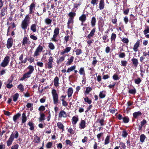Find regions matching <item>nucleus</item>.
<instances>
[{
    "label": "nucleus",
    "instance_id": "obj_1",
    "mask_svg": "<svg viewBox=\"0 0 149 149\" xmlns=\"http://www.w3.org/2000/svg\"><path fill=\"white\" fill-rule=\"evenodd\" d=\"M30 16L29 15H27L25 17L24 19L22 21L21 24L22 29L24 30L26 29L27 27L28 26L30 22Z\"/></svg>",
    "mask_w": 149,
    "mask_h": 149
},
{
    "label": "nucleus",
    "instance_id": "obj_2",
    "mask_svg": "<svg viewBox=\"0 0 149 149\" xmlns=\"http://www.w3.org/2000/svg\"><path fill=\"white\" fill-rule=\"evenodd\" d=\"M52 95L53 102L54 104H56L58 101V96L57 94L56 91L54 89L52 91Z\"/></svg>",
    "mask_w": 149,
    "mask_h": 149
},
{
    "label": "nucleus",
    "instance_id": "obj_3",
    "mask_svg": "<svg viewBox=\"0 0 149 149\" xmlns=\"http://www.w3.org/2000/svg\"><path fill=\"white\" fill-rule=\"evenodd\" d=\"M10 58L8 56H6L0 65L2 67H5L7 66L10 61Z\"/></svg>",
    "mask_w": 149,
    "mask_h": 149
},
{
    "label": "nucleus",
    "instance_id": "obj_4",
    "mask_svg": "<svg viewBox=\"0 0 149 149\" xmlns=\"http://www.w3.org/2000/svg\"><path fill=\"white\" fill-rule=\"evenodd\" d=\"M47 63L45 65V67L47 68L50 69L53 67V58L52 57L50 56L48 59Z\"/></svg>",
    "mask_w": 149,
    "mask_h": 149
},
{
    "label": "nucleus",
    "instance_id": "obj_5",
    "mask_svg": "<svg viewBox=\"0 0 149 149\" xmlns=\"http://www.w3.org/2000/svg\"><path fill=\"white\" fill-rule=\"evenodd\" d=\"M43 49V48L40 45H39L38 47L36 48L34 54L33 56L35 57L39 55L42 52Z\"/></svg>",
    "mask_w": 149,
    "mask_h": 149
},
{
    "label": "nucleus",
    "instance_id": "obj_6",
    "mask_svg": "<svg viewBox=\"0 0 149 149\" xmlns=\"http://www.w3.org/2000/svg\"><path fill=\"white\" fill-rule=\"evenodd\" d=\"M14 140V134L13 133L11 134L10 138L7 141V145L8 146H10Z\"/></svg>",
    "mask_w": 149,
    "mask_h": 149
},
{
    "label": "nucleus",
    "instance_id": "obj_7",
    "mask_svg": "<svg viewBox=\"0 0 149 149\" xmlns=\"http://www.w3.org/2000/svg\"><path fill=\"white\" fill-rule=\"evenodd\" d=\"M13 39L12 38H9L7 40V47L9 49L13 45Z\"/></svg>",
    "mask_w": 149,
    "mask_h": 149
},
{
    "label": "nucleus",
    "instance_id": "obj_8",
    "mask_svg": "<svg viewBox=\"0 0 149 149\" xmlns=\"http://www.w3.org/2000/svg\"><path fill=\"white\" fill-rule=\"evenodd\" d=\"M23 54H22L19 57V60L21 61L19 63V64H22V63H25L27 61V58H25L24 60H23Z\"/></svg>",
    "mask_w": 149,
    "mask_h": 149
},
{
    "label": "nucleus",
    "instance_id": "obj_9",
    "mask_svg": "<svg viewBox=\"0 0 149 149\" xmlns=\"http://www.w3.org/2000/svg\"><path fill=\"white\" fill-rule=\"evenodd\" d=\"M31 74L27 72L24 74L22 77L20 79V80H24L26 79L29 78L31 77Z\"/></svg>",
    "mask_w": 149,
    "mask_h": 149
},
{
    "label": "nucleus",
    "instance_id": "obj_10",
    "mask_svg": "<svg viewBox=\"0 0 149 149\" xmlns=\"http://www.w3.org/2000/svg\"><path fill=\"white\" fill-rule=\"evenodd\" d=\"M31 43V42L29 40V39L27 37H24L22 41V45H25L26 44L29 45Z\"/></svg>",
    "mask_w": 149,
    "mask_h": 149
},
{
    "label": "nucleus",
    "instance_id": "obj_11",
    "mask_svg": "<svg viewBox=\"0 0 149 149\" xmlns=\"http://www.w3.org/2000/svg\"><path fill=\"white\" fill-rule=\"evenodd\" d=\"M71 49V47H66L65 48L63 49V51L61 52L60 54L61 55H63L65 53H68L70 51Z\"/></svg>",
    "mask_w": 149,
    "mask_h": 149
},
{
    "label": "nucleus",
    "instance_id": "obj_12",
    "mask_svg": "<svg viewBox=\"0 0 149 149\" xmlns=\"http://www.w3.org/2000/svg\"><path fill=\"white\" fill-rule=\"evenodd\" d=\"M81 4V1H77L76 3L74 4V5L73 8V10L74 11H75L78 8L79 6Z\"/></svg>",
    "mask_w": 149,
    "mask_h": 149
},
{
    "label": "nucleus",
    "instance_id": "obj_13",
    "mask_svg": "<svg viewBox=\"0 0 149 149\" xmlns=\"http://www.w3.org/2000/svg\"><path fill=\"white\" fill-rule=\"evenodd\" d=\"M95 29H93L90 32V33L88 34L87 36V38L89 39L91 38L94 35V33L95 32Z\"/></svg>",
    "mask_w": 149,
    "mask_h": 149
},
{
    "label": "nucleus",
    "instance_id": "obj_14",
    "mask_svg": "<svg viewBox=\"0 0 149 149\" xmlns=\"http://www.w3.org/2000/svg\"><path fill=\"white\" fill-rule=\"evenodd\" d=\"M58 116L60 118H65L67 117V114L65 111H62L60 112Z\"/></svg>",
    "mask_w": 149,
    "mask_h": 149
},
{
    "label": "nucleus",
    "instance_id": "obj_15",
    "mask_svg": "<svg viewBox=\"0 0 149 149\" xmlns=\"http://www.w3.org/2000/svg\"><path fill=\"white\" fill-rule=\"evenodd\" d=\"M139 41H137L134 45L133 47V50L135 52H136L138 50V49L139 46Z\"/></svg>",
    "mask_w": 149,
    "mask_h": 149
},
{
    "label": "nucleus",
    "instance_id": "obj_16",
    "mask_svg": "<svg viewBox=\"0 0 149 149\" xmlns=\"http://www.w3.org/2000/svg\"><path fill=\"white\" fill-rule=\"evenodd\" d=\"M79 128L81 129L84 128L86 127V122L84 120H81L79 124Z\"/></svg>",
    "mask_w": 149,
    "mask_h": 149
},
{
    "label": "nucleus",
    "instance_id": "obj_17",
    "mask_svg": "<svg viewBox=\"0 0 149 149\" xmlns=\"http://www.w3.org/2000/svg\"><path fill=\"white\" fill-rule=\"evenodd\" d=\"M29 70L28 72L30 73L31 74L33 73L34 70V67L31 65H29L27 68Z\"/></svg>",
    "mask_w": 149,
    "mask_h": 149
},
{
    "label": "nucleus",
    "instance_id": "obj_18",
    "mask_svg": "<svg viewBox=\"0 0 149 149\" xmlns=\"http://www.w3.org/2000/svg\"><path fill=\"white\" fill-rule=\"evenodd\" d=\"M104 6V2L103 0H101L100 1L99 3V8L100 10L103 9Z\"/></svg>",
    "mask_w": 149,
    "mask_h": 149
},
{
    "label": "nucleus",
    "instance_id": "obj_19",
    "mask_svg": "<svg viewBox=\"0 0 149 149\" xmlns=\"http://www.w3.org/2000/svg\"><path fill=\"white\" fill-rule=\"evenodd\" d=\"M58 81V77H56L54 79V85L56 87H57L59 85Z\"/></svg>",
    "mask_w": 149,
    "mask_h": 149
},
{
    "label": "nucleus",
    "instance_id": "obj_20",
    "mask_svg": "<svg viewBox=\"0 0 149 149\" xmlns=\"http://www.w3.org/2000/svg\"><path fill=\"white\" fill-rule=\"evenodd\" d=\"M73 93V90L71 88H69L68 91V97H70Z\"/></svg>",
    "mask_w": 149,
    "mask_h": 149
},
{
    "label": "nucleus",
    "instance_id": "obj_21",
    "mask_svg": "<svg viewBox=\"0 0 149 149\" xmlns=\"http://www.w3.org/2000/svg\"><path fill=\"white\" fill-rule=\"evenodd\" d=\"M74 58V57L72 56L69 59H68V61L66 63V65H70L73 61Z\"/></svg>",
    "mask_w": 149,
    "mask_h": 149
},
{
    "label": "nucleus",
    "instance_id": "obj_22",
    "mask_svg": "<svg viewBox=\"0 0 149 149\" xmlns=\"http://www.w3.org/2000/svg\"><path fill=\"white\" fill-rule=\"evenodd\" d=\"M35 6V4L34 3H32L29 8V13L32 14L33 13V9Z\"/></svg>",
    "mask_w": 149,
    "mask_h": 149
},
{
    "label": "nucleus",
    "instance_id": "obj_23",
    "mask_svg": "<svg viewBox=\"0 0 149 149\" xmlns=\"http://www.w3.org/2000/svg\"><path fill=\"white\" fill-rule=\"evenodd\" d=\"M79 20L84 22L86 20V17L85 15L83 14L79 17Z\"/></svg>",
    "mask_w": 149,
    "mask_h": 149
},
{
    "label": "nucleus",
    "instance_id": "obj_24",
    "mask_svg": "<svg viewBox=\"0 0 149 149\" xmlns=\"http://www.w3.org/2000/svg\"><path fill=\"white\" fill-rule=\"evenodd\" d=\"M79 72L81 75L85 76V70L84 67H81L80 68L79 70Z\"/></svg>",
    "mask_w": 149,
    "mask_h": 149
},
{
    "label": "nucleus",
    "instance_id": "obj_25",
    "mask_svg": "<svg viewBox=\"0 0 149 149\" xmlns=\"http://www.w3.org/2000/svg\"><path fill=\"white\" fill-rule=\"evenodd\" d=\"M36 24H32L31 27V29L33 32H35L36 31Z\"/></svg>",
    "mask_w": 149,
    "mask_h": 149
},
{
    "label": "nucleus",
    "instance_id": "obj_26",
    "mask_svg": "<svg viewBox=\"0 0 149 149\" xmlns=\"http://www.w3.org/2000/svg\"><path fill=\"white\" fill-rule=\"evenodd\" d=\"M72 123L73 124H75L78 120V118L77 116H73L72 118Z\"/></svg>",
    "mask_w": 149,
    "mask_h": 149
},
{
    "label": "nucleus",
    "instance_id": "obj_27",
    "mask_svg": "<svg viewBox=\"0 0 149 149\" xmlns=\"http://www.w3.org/2000/svg\"><path fill=\"white\" fill-rule=\"evenodd\" d=\"M17 88L22 92H23L24 90V86L22 84L17 86Z\"/></svg>",
    "mask_w": 149,
    "mask_h": 149
},
{
    "label": "nucleus",
    "instance_id": "obj_28",
    "mask_svg": "<svg viewBox=\"0 0 149 149\" xmlns=\"http://www.w3.org/2000/svg\"><path fill=\"white\" fill-rule=\"evenodd\" d=\"M21 116L20 113H18L17 114L14 116L13 117V120L15 122H16V120L18 119Z\"/></svg>",
    "mask_w": 149,
    "mask_h": 149
},
{
    "label": "nucleus",
    "instance_id": "obj_29",
    "mask_svg": "<svg viewBox=\"0 0 149 149\" xmlns=\"http://www.w3.org/2000/svg\"><path fill=\"white\" fill-rule=\"evenodd\" d=\"M57 126L60 129L64 130V126L62 123L60 122H58L57 123Z\"/></svg>",
    "mask_w": 149,
    "mask_h": 149
},
{
    "label": "nucleus",
    "instance_id": "obj_30",
    "mask_svg": "<svg viewBox=\"0 0 149 149\" xmlns=\"http://www.w3.org/2000/svg\"><path fill=\"white\" fill-rule=\"evenodd\" d=\"M146 138V136L144 134H142L140 135V142L143 143Z\"/></svg>",
    "mask_w": 149,
    "mask_h": 149
},
{
    "label": "nucleus",
    "instance_id": "obj_31",
    "mask_svg": "<svg viewBox=\"0 0 149 149\" xmlns=\"http://www.w3.org/2000/svg\"><path fill=\"white\" fill-rule=\"evenodd\" d=\"M76 68V66L74 65L73 66L70 67V68H68V70H67V72H69L74 70Z\"/></svg>",
    "mask_w": 149,
    "mask_h": 149
},
{
    "label": "nucleus",
    "instance_id": "obj_32",
    "mask_svg": "<svg viewBox=\"0 0 149 149\" xmlns=\"http://www.w3.org/2000/svg\"><path fill=\"white\" fill-rule=\"evenodd\" d=\"M40 141V139L38 136H36L34 138L33 142L36 143H38Z\"/></svg>",
    "mask_w": 149,
    "mask_h": 149
},
{
    "label": "nucleus",
    "instance_id": "obj_33",
    "mask_svg": "<svg viewBox=\"0 0 149 149\" xmlns=\"http://www.w3.org/2000/svg\"><path fill=\"white\" fill-rule=\"evenodd\" d=\"M19 94L18 93H15L13 96V100L14 102H16L19 96Z\"/></svg>",
    "mask_w": 149,
    "mask_h": 149
},
{
    "label": "nucleus",
    "instance_id": "obj_34",
    "mask_svg": "<svg viewBox=\"0 0 149 149\" xmlns=\"http://www.w3.org/2000/svg\"><path fill=\"white\" fill-rule=\"evenodd\" d=\"M73 22V19L72 18H69L68 19V28H70V27L69 26H70V24H72Z\"/></svg>",
    "mask_w": 149,
    "mask_h": 149
},
{
    "label": "nucleus",
    "instance_id": "obj_35",
    "mask_svg": "<svg viewBox=\"0 0 149 149\" xmlns=\"http://www.w3.org/2000/svg\"><path fill=\"white\" fill-rule=\"evenodd\" d=\"M40 117L39 118V120L42 121L44 120L45 119V114L43 113H40Z\"/></svg>",
    "mask_w": 149,
    "mask_h": 149
},
{
    "label": "nucleus",
    "instance_id": "obj_36",
    "mask_svg": "<svg viewBox=\"0 0 149 149\" xmlns=\"http://www.w3.org/2000/svg\"><path fill=\"white\" fill-rule=\"evenodd\" d=\"M26 120V118L25 113H23L22 114V122L23 123H25Z\"/></svg>",
    "mask_w": 149,
    "mask_h": 149
},
{
    "label": "nucleus",
    "instance_id": "obj_37",
    "mask_svg": "<svg viewBox=\"0 0 149 149\" xmlns=\"http://www.w3.org/2000/svg\"><path fill=\"white\" fill-rule=\"evenodd\" d=\"M6 9V8L3 7L1 10V16H4L5 15V12Z\"/></svg>",
    "mask_w": 149,
    "mask_h": 149
},
{
    "label": "nucleus",
    "instance_id": "obj_38",
    "mask_svg": "<svg viewBox=\"0 0 149 149\" xmlns=\"http://www.w3.org/2000/svg\"><path fill=\"white\" fill-rule=\"evenodd\" d=\"M109 139H110V136H107L105 140V142L104 144L105 145H107L109 143Z\"/></svg>",
    "mask_w": 149,
    "mask_h": 149
},
{
    "label": "nucleus",
    "instance_id": "obj_39",
    "mask_svg": "<svg viewBox=\"0 0 149 149\" xmlns=\"http://www.w3.org/2000/svg\"><path fill=\"white\" fill-rule=\"evenodd\" d=\"M133 64L135 66H136L138 64V60L136 59L133 58L132 59Z\"/></svg>",
    "mask_w": 149,
    "mask_h": 149
},
{
    "label": "nucleus",
    "instance_id": "obj_40",
    "mask_svg": "<svg viewBox=\"0 0 149 149\" xmlns=\"http://www.w3.org/2000/svg\"><path fill=\"white\" fill-rule=\"evenodd\" d=\"M75 52L77 55H79L82 53V51L81 49H77L75 50Z\"/></svg>",
    "mask_w": 149,
    "mask_h": 149
},
{
    "label": "nucleus",
    "instance_id": "obj_41",
    "mask_svg": "<svg viewBox=\"0 0 149 149\" xmlns=\"http://www.w3.org/2000/svg\"><path fill=\"white\" fill-rule=\"evenodd\" d=\"M116 35L115 34L113 33L111 34V41H112L113 40H115L116 38Z\"/></svg>",
    "mask_w": 149,
    "mask_h": 149
},
{
    "label": "nucleus",
    "instance_id": "obj_42",
    "mask_svg": "<svg viewBox=\"0 0 149 149\" xmlns=\"http://www.w3.org/2000/svg\"><path fill=\"white\" fill-rule=\"evenodd\" d=\"M48 47L49 48L52 50H53L55 49L54 45L52 42H50L49 43Z\"/></svg>",
    "mask_w": 149,
    "mask_h": 149
},
{
    "label": "nucleus",
    "instance_id": "obj_43",
    "mask_svg": "<svg viewBox=\"0 0 149 149\" xmlns=\"http://www.w3.org/2000/svg\"><path fill=\"white\" fill-rule=\"evenodd\" d=\"M76 13H73L72 12H70L69 14L68 15L70 17V18H72L73 19L74 17L75 16Z\"/></svg>",
    "mask_w": 149,
    "mask_h": 149
},
{
    "label": "nucleus",
    "instance_id": "obj_44",
    "mask_svg": "<svg viewBox=\"0 0 149 149\" xmlns=\"http://www.w3.org/2000/svg\"><path fill=\"white\" fill-rule=\"evenodd\" d=\"M52 22V20L49 19V18H47L45 19V22L47 25L50 24Z\"/></svg>",
    "mask_w": 149,
    "mask_h": 149
},
{
    "label": "nucleus",
    "instance_id": "obj_45",
    "mask_svg": "<svg viewBox=\"0 0 149 149\" xmlns=\"http://www.w3.org/2000/svg\"><path fill=\"white\" fill-rule=\"evenodd\" d=\"M143 33L144 35H146L147 33H149V27L147 26V28H146L143 31Z\"/></svg>",
    "mask_w": 149,
    "mask_h": 149
},
{
    "label": "nucleus",
    "instance_id": "obj_46",
    "mask_svg": "<svg viewBox=\"0 0 149 149\" xmlns=\"http://www.w3.org/2000/svg\"><path fill=\"white\" fill-rule=\"evenodd\" d=\"M120 149H123L124 148H125L126 146L125 144L122 142H120L119 144V146Z\"/></svg>",
    "mask_w": 149,
    "mask_h": 149
},
{
    "label": "nucleus",
    "instance_id": "obj_47",
    "mask_svg": "<svg viewBox=\"0 0 149 149\" xmlns=\"http://www.w3.org/2000/svg\"><path fill=\"white\" fill-rule=\"evenodd\" d=\"M65 58V57L62 56L58 60H57V63H60L62 62L63 60H64Z\"/></svg>",
    "mask_w": 149,
    "mask_h": 149
},
{
    "label": "nucleus",
    "instance_id": "obj_48",
    "mask_svg": "<svg viewBox=\"0 0 149 149\" xmlns=\"http://www.w3.org/2000/svg\"><path fill=\"white\" fill-rule=\"evenodd\" d=\"M96 22V19L95 17H92V19L91 23L92 26H93L95 25Z\"/></svg>",
    "mask_w": 149,
    "mask_h": 149
},
{
    "label": "nucleus",
    "instance_id": "obj_49",
    "mask_svg": "<svg viewBox=\"0 0 149 149\" xmlns=\"http://www.w3.org/2000/svg\"><path fill=\"white\" fill-rule=\"evenodd\" d=\"M28 124L29 125V126L30 127V129L31 130H34V127L33 126L34 125L31 122H29L28 123Z\"/></svg>",
    "mask_w": 149,
    "mask_h": 149
},
{
    "label": "nucleus",
    "instance_id": "obj_50",
    "mask_svg": "<svg viewBox=\"0 0 149 149\" xmlns=\"http://www.w3.org/2000/svg\"><path fill=\"white\" fill-rule=\"evenodd\" d=\"M103 93V91H102L100 92L99 94V97L100 98H102L105 97V95L104 93Z\"/></svg>",
    "mask_w": 149,
    "mask_h": 149
},
{
    "label": "nucleus",
    "instance_id": "obj_51",
    "mask_svg": "<svg viewBox=\"0 0 149 149\" xmlns=\"http://www.w3.org/2000/svg\"><path fill=\"white\" fill-rule=\"evenodd\" d=\"M139 115L140 112L139 111L135 112L133 113V117L135 118H137L138 116H139Z\"/></svg>",
    "mask_w": 149,
    "mask_h": 149
},
{
    "label": "nucleus",
    "instance_id": "obj_52",
    "mask_svg": "<svg viewBox=\"0 0 149 149\" xmlns=\"http://www.w3.org/2000/svg\"><path fill=\"white\" fill-rule=\"evenodd\" d=\"M59 33V29L58 28H56L54 31V34L58 35Z\"/></svg>",
    "mask_w": 149,
    "mask_h": 149
},
{
    "label": "nucleus",
    "instance_id": "obj_53",
    "mask_svg": "<svg viewBox=\"0 0 149 149\" xmlns=\"http://www.w3.org/2000/svg\"><path fill=\"white\" fill-rule=\"evenodd\" d=\"M84 100L85 102H87L89 104H91L92 102L91 100H89L87 97L84 98Z\"/></svg>",
    "mask_w": 149,
    "mask_h": 149
},
{
    "label": "nucleus",
    "instance_id": "obj_54",
    "mask_svg": "<svg viewBox=\"0 0 149 149\" xmlns=\"http://www.w3.org/2000/svg\"><path fill=\"white\" fill-rule=\"evenodd\" d=\"M57 35L54 34L53 37L52 38V40L54 42H56L57 41V40L56 39V38L57 36Z\"/></svg>",
    "mask_w": 149,
    "mask_h": 149
},
{
    "label": "nucleus",
    "instance_id": "obj_55",
    "mask_svg": "<svg viewBox=\"0 0 149 149\" xmlns=\"http://www.w3.org/2000/svg\"><path fill=\"white\" fill-rule=\"evenodd\" d=\"M123 120L124 123H127L129 121V119L128 117H125L123 118Z\"/></svg>",
    "mask_w": 149,
    "mask_h": 149
},
{
    "label": "nucleus",
    "instance_id": "obj_56",
    "mask_svg": "<svg viewBox=\"0 0 149 149\" xmlns=\"http://www.w3.org/2000/svg\"><path fill=\"white\" fill-rule=\"evenodd\" d=\"M52 145V142H48L46 145V147L47 148H51Z\"/></svg>",
    "mask_w": 149,
    "mask_h": 149
},
{
    "label": "nucleus",
    "instance_id": "obj_57",
    "mask_svg": "<svg viewBox=\"0 0 149 149\" xmlns=\"http://www.w3.org/2000/svg\"><path fill=\"white\" fill-rule=\"evenodd\" d=\"M61 100L62 101V104L63 106L66 107L68 105V103L64 100V99H61Z\"/></svg>",
    "mask_w": 149,
    "mask_h": 149
},
{
    "label": "nucleus",
    "instance_id": "obj_58",
    "mask_svg": "<svg viewBox=\"0 0 149 149\" xmlns=\"http://www.w3.org/2000/svg\"><path fill=\"white\" fill-rule=\"evenodd\" d=\"M147 123V121L145 119H143L141 123V126L140 127V130L141 128L145 124H146Z\"/></svg>",
    "mask_w": 149,
    "mask_h": 149
},
{
    "label": "nucleus",
    "instance_id": "obj_59",
    "mask_svg": "<svg viewBox=\"0 0 149 149\" xmlns=\"http://www.w3.org/2000/svg\"><path fill=\"white\" fill-rule=\"evenodd\" d=\"M92 88L91 87H87L86 88L85 92L87 94H88L89 92L92 90Z\"/></svg>",
    "mask_w": 149,
    "mask_h": 149
},
{
    "label": "nucleus",
    "instance_id": "obj_60",
    "mask_svg": "<svg viewBox=\"0 0 149 149\" xmlns=\"http://www.w3.org/2000/svg\"><path fill=\"white\" fill-rule=\"evenodd\" d=\"M14 134V138H17L19 136V134L17 131H15L14 133H13Z\"/></svg>",
    "mask_w": 149,
    "mask_h": 149
},
{
    "label": "nucleus",
    "instance_id": "obj_61",
    "mask_svg": "<svg viewBox=\"0 0 149 149\" xmlns=\"http://www.w3.org/2000/svg\"><path fill=\"white\" fill-rule=\"evenodd\" d=\"M93 60L92 62V64L94 66H95L97 63V61L95 58V57H93Z\"/></svg>",
    "mask_w": 149,
    "mask_h": 149
},
{
    "label": "nucleus",
    "instance_id": "obj_62",
    "mask_svg": "<svg viewBox=\"0 0 149 149\" xmlns=\"http://www.w3.org/2000/svg\"><path fill=\"white\" fill-rule=\"evenodd\" d=\"M122 41L124 43H127L129 42L128 39L126 38H123L122 40Z\"/></svg>",
    "mask_w": 149,
    "mask_h": 149
},
{
    "label": "nucleus",
    "instance_id": "obj_63",
    "mask_svg": "<svg viewBox=\"0 0 149 149\" xmlns=\"http://www.w3.org/2000/svg\"><path fill=\"white\" fill-rule=\"evenodd\" d=\"M36 64L38 66L40 67H42L43 66V64L42 62H38Z\"/></svg>",
    "mask_w": 149,
    "mask_h": 149
},
{
    "label": "nucleus",
    "instance_id": "obj_64",
    "mask_svg": "<svg viewBox=\"0 0 149 149\" xmlns=\"http://www.w3.org/2000/svg\"><path fill=\"white\" fill-rule=\"evenodd\" d=\"M18 145L17 144L13 146L11 149H18Z\"/></svg>",
    "mask_w": 149,
    "mask_h": 149
}]
</instances>
